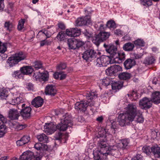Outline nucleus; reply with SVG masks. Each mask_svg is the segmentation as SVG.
Instances as JSON below:
<instances>
[{
  "label": "nucleus",
  "instance_id": "1",
  "mask_svg": "<svg viewBox=\"0 0 160 160\" xmlns=\"http://www.w3.org/2000/svg\"><path fill=\"white\" fill-rule=\"evenodd\" d=\"M126 111L120 114L118 117L119 125L124 127L129 122L133 121L136 117V121L138 123H142L144 120L142 112L137 111L136 105L133 104H128L125 108Z\"/></svg>",
  "mask_w": 160,
  "mask_h": 160
},
{
  "label": "nucleus",
  "instance_id": "2",
  "mask_svg": "<svg viewBox=\"0 0 160 160\" xmlns=\"http://www.w3.org/2000/svg\"><path fill=\"white\" fill-rule=\"evenodd\" d=\"M118 148L115 145L110 146L108 147L106 138H101L98 144V148L97 150L99 153L102 154L103 156L106 155H112L115 154V150Z\"/></svg>",
  "mask_w": 160,
  "mask_h": 160
},
{
  "label": "nucleus",
  "instance_id": "3",
  "mask_svg": "<svg viewBox=\"0 0 160 160\" xmlns=\"http://www.w3.org/2000/svg\"><path fill=\"white\" fill-rule=\"evenodd\" d=\"M104 47L106 51L110 54V57L114 61V62L120 63L125 58V54L124 52L119 53L117 52V48L112 44L107 45L104 44Z\"/></svg>",
  "mask_w": 160,
  "mask_h": 160
},
{
  "label": "nucleus",
  "instance_id": "4",
  "mask_svg": "<svg viewBox=\"0 0 160 160\" xmlns=\"http://www.w3.org/2000/svg\"><path fill=\"white\" fill-rule=\"evenodd\" d=\"M83 95L85 96L88 100V104L85 101H81L80 102H77L75 105V109L82 112L85 111L88 108L91 107L92 105L91 104H90V101H89V100H91L93 99L94 98L97 97V95L94 92L89 91L85 92L83 93Z\"/></svg>",
  "mask_w": 160,
  "mask_h": 160
},
{
  "label": "nucleus",
  "instance_id": "5",
  "mask_svg": "<svg viewBox=\"0 0 160 160\" xmlns=\"http://www.w3.org/2000/svg\"><path fill=\"white\" fill-rule=\"evenodd\" d=\"M27 54L22 52L20 51L12 55L7 60L8 66L12 67L21 61L26 59Z\"/></svg>",
  "mask_w": 160,
  "mask_h": 160
},
{
  "label": "nucleus",
  "instance_id": "6",
  "mask_svg": "<svg viewBox=\"0 0 160 160\" xmlns=\"http://www.w3.org/2000/svg\"><path fill=\"white\" fill-rule=\"evenodd\" d=\"M18 109H20V114L23 119H28L31 116V108L25 103H21L18 106Z\"/></svg>",
  "mask_w": 160,
  "mask_h": 160
},
{
  "label": "nucleus",
  "instance_id": "7",
  "mask_svg": "<svg viewBox=\"0 0 160 160\" xmlns=\"http://www.w3.org/2000/svg\"><path fill=\"white\" fill-rule=\"evenodd\" d=\"M70 36V30L69 29H67L66 31H60L57 34L55 38H56L58 41L59 42L67 41L69 48L70 49V39L68 38Z\"/></svg>",
  "mask_w": 160,
  "mask_h": 160
},
{
  "label": "nucleus",
  "instance_id": "8",
  "mask_svg": "<svg viewBox=\"0 0 160 160\" xmlns=\"http://www.w3.org/2000/svg\"><path fill=\"white\" fill-rule=\"evenodd\" d=\"M110 35L109 32H101L93 38L92 41L96 45H98L101 42L107 39Z\"/></svg>",
  "mask_w": 160,
  "mask_h": 160
},
{
  "label": "nucleus",
  "instance_id": "9",
  "mask_svg": "<svg viewBox=\"0 0 160 160\" xmlns=\"http://www.w3.org/2000/svg\"><path fill=\"white\" fill-rule=\"evenodd\" d=\"M110 63H111L109 60L108 57L102 56L98 58L94 61V64L97 67H106Z\"/></svg>",
  "mask_w": 160,
  "mask_h": 160
},
{
  "label": "nucleus",
  "instance_id": "10",
  "mask_svg": "<svg viewBox=\"0 0 160 160\" xmlns=\"http://www.w3.org/2000/svg\"><path fill=\"white\" fill-rule=\"evenodd\" d=\"M97 53L93 49H89L85 51L82 54V58L86 61H91L96 57Z\"/></svg>",
  "mask_w": 160,
  "mask_h": 160
},
{
  "label": "nucleus",
  "instance_id": "11",
  "mask_svg": "<svg viewBox=\"0 0 160 160\" xmlns=\"http://www.w3.org/2000/svg\"><path fill=\"white\" fill-rule=\"evenodd\" d=\"M152 102L150 99L144 97L140 100L139 102V105L141 108L147 110L151 107Z\"/></svg>",
  "mask_w": 160,
  "mask_h": 160
},
{
  "label": "nucleus",
  "instance_id": "12",
  "mask_svg": "<svg viewBox=\"0 0 160 160\" xmlns=\"http://www.w3.org/2000/svg\"><path fill=\"white\" fill-rule=\"evenodd\" d=\"M75 23L76 25L78 26L90 24L91 23L90 17L89 16H86L78 18L76 21Z\"/></svg>",
  "mask_w": 160,
  "mask_h": 160
},
{
  "label": "nucleus",
  "instance_id": "13",
  "mask_svg": "<svg viewBox=\"0 0 160 160\" xmlns=\"http://www.w3.org/2000/svg\"><path fill=\"white\" fill-rule=\"evenodd\" d=\"M45 93L46 95L54 96L56 94L57 90L54 86L52 85L48 84L45 88Z\"/></svg>",
  "mask_w": 160,
  "mask_h": 160
},
{
  "label": "nucleus",
  "instance_id": "14",
  "mask_svg": "<svg viewBox=\"0 0 160 160\" xmlns=\"http://www.w3.org/2000/svg\"><path fill=\"white\" fill-rule=\"evenodd\" d=\"M20 116V114L16 109H10L8 113V117L12 120H18Z\"/></svg>",
  "mask_w": 160,
  "mask_h": 160
},
{
  "label": "nucleus",
  "instance_id": "15",
  "mask_svg": "<svg viewBox=\"0 0 160 160\" xmlns=\"http://www.w3.org/2000/svg\"><path fill=\"white\" fill-rule=\"evenodd\" d=\"M35 158L33 153L31 151L24 152L20 156L19 160H33Z\"/></svg>",
  "mask_w": 160,
  "mask_h": 160
},
{
  "label": "nucleus",
  "instance_id": "16",
  "mask_svg": "<svg viewBox=\"0 0 160 160\" xmlns=\"http://www.w3.org/2000/svg\"><path fill=\"white\" fill-rule=\"evenodd\" d=\"M33 77L37 79L41 78L43 81H46L48 80V74L47 72H45L42 73L38 72L34 73Z\"/></svg>",
  "mask_w": 160,
  "mask_h": 160
},
{
  "label": "nucleus",
  "instance_id": "17",
  "mask_svg": "<svg viewBox=\"0 0 160 160\" xmlns=\"http://www.w3.org/2000/svg\"><path fill=\"white\" fill-rule=\"evenodd\" d=\"M30 137L27 135H24L20 139L16 142L18 146H21L28 143L30 141Z\"/></svg>",
  "mask_w": 160,
  "mask_h": 160
},
{
  "label": "nucleus",
  "instance_id": "18",
  "mask_svg": "<svg viewBox=\"0 0 160 160\" xmlns=\"http://www.w3.org/2000/svg\"><path fill=\"white\" fill-rule=\"evenodd\" d=\"M43 103V100L40 97L35 98L32 102V104L34 107L38 108L42 106Z\"/></svg>",
  "mask_w": 160,
  "mask_h": 160
},
{
  "label": "nucleus",
  "instance_id": "19",
  "mask_svg": "<svg viewBox=\"0 0 160 160\" xmlns=\"http://www.w3.org/2000/svg\"><path fill=\"white\" fill-rule=\"evenodd\" d=\"M151 100L155 104H158L160 103V92H155L152 93L151 96Z\"/></svg>",
  "mask_w": 160,
  "mask_h": 160
},
{
  "label": "nucleus",
  "instance_id": "20",
  "mask_svg": "<svg viewBox=\"0 0 160 160\" xmlns=\"http://www.w3.org/2000/svg\"><path fill=\"white\" fill-rule=\"evenodd\" d=\"M20 70L23 75L30 74L33 72V70L31 66H26L21 68Z\"/></svg>",
  "mask_w": 160,
  "mask_h": 160
},
{
  "label": "nucleus",
  "instance_id": "21",
  "mask_svg": "<svg viewBox=\"0 0 160 160\" xmlns=\"http://www.w3.org/2000/svg\"><path fill=\"white\" fill-rule=\"evenodd\" d=\"M6 122H4L3 121H0V138L2 137L7 132V127L5 123L7 122V119L5 118Z\"/></svg>",
  "mask_w": 160,
  "mask_h": 160
},
{
  "label": "nucleus",
  "instance_id": "22",
  "mask_svg": "<svg viewBox=\"0 0 160 160\" xmlns=\"http://www.w3.org/2000/svg\"><path fill=\"white\" fill-rule=\"evenodd\" d=\"M45 128L47 129V131L49 134H51L54 132L56 130H57V125H54L53 123H49L45 126Z\"/></svg>",
  "mask_w": 160,
  "mask_h": 160
},
{
  "label": "nucleus",
  "instance_id": "23",
  "mask_svg": "<svg viewBox=\"0 0 160 160\" xmlns=\"http://www.w3.org/2000/svg\"><path fill=\"white\" fill-rule=\"evenodd\" d=\"M94 160H107L108 155L103 156L102 154L99 153L97 150H95L93 152Z\"/></svg>",
  "mask_w": 160,
  "mask_h": 160
},
{
  "label": "nucleus",
  "instance_id": "24",
  "mask_svg": "<svg viewBox=\"0 0 160 160\" xmlns=\"http://www.w3.org/2000/svg\"><path fill=\"white\" fill-rule=\"evenodd\" d=\"M136 64V62L133 59H128L125 61L124 65L127 69L131 68Z\"/></svg>",
  "mask_w": 160,
  "mask_h": 160
},
{
  "label": "nucleus",
  "instance_id": "25",
  "mask_svg": "<svg viewBox=\"0 0 160 160\" xmlns=\"http://www.w3.org/2000/svg\"><path fill=\"white\" fill-rule=\"evenodd\" d=\"M4 28L7 31L10 32L14 29V25L10 21H7L4 23Z\"/></svg>",
  "mask_w": 160,
  "mask_h": 160
},
{
  "label": "nucleus",
  "instance_id": "26",
  "mask_svg": "<svg viewBox=\"0 0 160 160\" xmlns=\"http://www.w3.org/2000/svg\"><path fill=\"white\" fill-rule=\"evenodd\" d=\"M52 34V33L50 32L49 31L42 29L39 31L37 37V38H39L40 35L43 36L45 35L46 37V38L47 39L48 38L50 37Z\"/></svg>",
  "mask_w": 160,
  "mask_h": 160
},
{
  "label": "nucleus",
  "instance_id": "27",
  "mask_svg": "<svg viewBox=\"0 0 160 160\" xmlns=\"http://www.w3.org/2000/svg\"><path fill=\"white\" fill-rule=\"evenodd\" d=\"M123 85V83L119 81L112 82V89L116 91H117V90H119L121 88Z\"/></svg>",
  "mask_w": 160,
  "mask_h": 160
},
{
  "label": "nucleus",
  "instance_id": "28",
  "mask_svg": "<svg viewBox=\"0 0 160 160\" xmlns=\"http://www.w3.org/2000/svg\"><path fill=\"white\" fill-rule=\"evenodd\" d=\"M34 148L38 150L44 151L47 149V146L44 144L38 142L35 144Z\"/></svg>",
  "mask_w": 160,
  "mask_h": 160
},
{
  "label": "nucleus",
  "instance_id": "29",
  "mask_svg": "<svg viewBox=\"0 0 160 160\" xmlns=\"http://www.w3.org/2000/svg\"><path fill=\"white\" fill-rule=\"evenodd\" d=\"M134 47V44L129 42L124 44L123 46V48L124 50L126 51H132Z\"/></svg>",
  "mask_w": 160,
  "mask_h": 160
},
{
  "label": "nucleus",
  "instance_id": "30",
  "mask_svg": "<svg viewBox=\"0 0 160 160\" xmlns=\"http://www.w3.org/2000/svg\"><path fill=\"white\" fill-rule=\"evenodd\" d=\"M37 138L39 142H42L44 143H47L48 141V137L44 133L38 135Z\"/></svg>",
  "mask_w": 160,
  "mask_h": 160
},
{
  "label": "nucleus",
  "instance_id": "31",
  "mask_svg": "<svg viewBox=\"0 0 160 160\" xmlns=\"http://www.w3.org/2000/svg\"><path fill=\"white\" fill-rule=\"evenodd\" d=\"M68 127V125L64 123L62 121L61 123L57 125V130L60 131H64L66 130Z\"/></svg>",
  "mask_w": 160,
  "mask_h": 160
},
{
  "label": "nucleus",
  "instance_id": "32",
  "mask_svg": "<svg viewBox=\"0 0 160 160\" xmlns=\"http://www.w3.org/2000/svg\"><path fill=\"white\" fill-rule=\"evenodd\" d=\"M131 76L130 74L125 72L120 73L118 75V77L120 79L125 80L129 79Z\"/></svg>",
  "mask_w": 160,
  "mask_h": 160
},
{
  "label": "nucleus",
  "instance_id": "33",
  "mask_svg": "<svg viewBox=\"0 0 160 160\" xmlns=\"http://www.w3.org/2000/svg\"><path fill=\"white\" fill-rule=\"evenodd\" d=\"M81 34V31L77 28L71 29V37H76L79 36Z\"/></svg>",
  "mask_w": 160,
  "mask_h": 160
},
{
  "label": "nucleus",
  "instance_id": "34",
  "mask_svg": "<svg viewBox=\"0 0 160 160\" xmlns=\"http://www.w3.org/2000/svg\"><path fill=\"white\" fill-rule=\"evenodd\" d=\"M134 44L138 48L140 47H144L145 42L143 40L138 39L134 42Z\"/></svg>",
  "mask_w": 160,
  "mask_h": 160
},
{
  "label": "nucleus",
  "instance_id": "35",
  "mask_svg": "<svg viewBox=\"0 0 160 160\" xmlns=\"http://www.w3.org/2000/svg\"><path fill=\"white\" fill-rule=\"evenodd\" d=\"M155 61V59L152 56H151L146 58L144 61V63L147 65L152 64L154 63Z\"/></svg>",
  "mask_w": 160,
  "mask_h": 160
},
{
  "label": "nucleus",
  "instance_id": "36",
  "mask_svg": "<svg viewBox=\"0 0 160 160\" xmlns=\"http://www.w3.org/2000/svg\"><path fill=\"white\" fill-rule=\"evenodd\" d=\"M107 27L110 29H113L116 27V24L114 21L112 20L108 21L106 24Z\"/></svg>",
  "mask_w": 160,
  "mask_h": 160
},
{
  "label": "nucleus",
  "instance_id": "37",
  "mask_svg": "<svg viewBox=\"0 0 160 160\" xmlns=\"http://www.w3.org/2000/svg\"><path fill=\"white\" fill-rule=\"evenodd\" d=\"M159 0H141V3L143 5L148 6L152 5V1L154 2H157Z\"/></svg>",
  "mask_w": 160,
  "mask_h": 160
},
{
  "label": "nucleus",
  "instance_id": "38",
  "mask_svg": "<svg viewBox=\"0 0 160 160\" xmlns=\"http://www.w3.org/2000/svg\"><path fill=\"white\" fill-rule=\"evenodd\" d=\"M77 39L74 38H71V49H77Z\"/></svg>",
  "mask_w": 160,
  "mask_h": 160
},
{
  "label": "nucleus",
  "instance_id": "39",
  "mask_svg": "<svg viewBox=\"0 0 160 160\" xmlns=\"http://www.w3.org/2000/svg\"><path fill=\"white\" fill-rule=\"evenodd\" d=\"M22 75L21 71L20 70L19 71H15L12 74V77L17 78H21L22 77Z\"/></svg>",
  "mask_w": 160,
  "mask_h": 160
},
{
  "label": "nucleus",
  "instance_id": "40",
  "mask_svg": "<svg viewBox=\"0 0 160 160\" xmlns=\"http://www.w3.org/2000/svg\"><path fill=\"white\" fill-rule=\"evenodd\" d=\"M106 73L107 75L110 76L115 74L112 66L109 67L106 70Z\"/></svg>",
  "mask_w": 160,
  "mask_h": 160
},
{
  "label": "nucleus",
  "instance_id": "41",
  "mask_svg": "<svg viewBox=\"0 0 160 160\" xmlns=\"http://www.w3.org/2000/svg\"><path fill=\"white\" fill-rule=\"evenodd\" d=\"M111 81L110 78L107 77L105 78L102 79V84L103 86H107L111 83Z\"/></svg>",
  "mask_w": 160,
  "mask_h": 160
},
{
  "label": "nucleus",
  "instance_id": "42",
  "mask_svg": "<svg viewBox=\"0 0 160 160\" xmlns=\"http://www.w3.org/2000/svg\"><path fill=\"white\" fill-rule=\"evenodd\" d=\"M25 21V19H22L19 21L17 27L18 29V30L20 31L23 28Z\"/></svg>",
  "mask_w": 160,
  "mask_h": 160
},
{
  "label": "nucleus",
  "instance_id": "43",
  "mask_svg": "<svg viewBox=\"0 0 160 160\" xmlns=\"http://www.w3.org/2000/svg\"><path fill=\"white\" fill-rule=\"evenodd\" d=\"M63 120L62 121L67 124L68 125L70 123V117L68 114L66 113L65 116H63Z\"/></svg>",
  "mask_w": 160,
  "mask_h": 160
},
{
  "label": "nucleus",
  "instance_id": "44",
  "mask_svg": "<svg viewBox=\"0 0 160 160\" xmlns=\"http://www.w3.org/2000/svg\"><path fill=\"white\" fill-rule=\"evenodd\" d=\"M121 142L122 145V148L123 149H125L126 147L128 146L129 142V141L128 139H124L121 140Z\"/></svg>",
  "mask_w": 160,
  "mask_h": 160
},
{
  "label": "nucleus",
  "instance_id": "45",
  "mask_svg": "<svg viewBox=\"0 0 160 160\" xmlns=\"http://www.w3.org/2000/svg\"><path fill=\"white\" fill-rule=\"evenodd\" d=\"M33 66L36 70H38L42 67V63L40 61H36L34 62Z\"/></svg>",
  "mask_w": 160,
  "mask_h": 160
},
{
  "label": "nucleus",
  "instance_id": "46",
  "mask_svg": "<svg viewBox=\"0 0 160 160\" xmlns=\"http://www.w3.org/2000/svg\"><path fill=\"white\" fill-rule=\"evenodd\" d=\"M58 30L62 31L65 29L66 27L65 24L62 22H60L58 24Z\"/></svg>",
  "mask_w": 160,
  "mask_h": 160
},
{
  "label": "nucleus",
  "instance_id": "47",
  "mask_svg": "<svg viewBox=\"0 0 160 160\" xmlns=\"http://www.w3.org/2000/svg\"><path fill=\"white\" fill-rule=\"evenodd\" d=\"M64 137L65 136L60 132L56 133L54 136L55 140H59L60 141H62V138H64Z\"/></svg>",
  "mask_w": 160,
  "mask_h": 160
},
{
  "label": "nucleus",
  "instance_id": "48",
  "mask_svg": "<svg viewBox=\"0 0 160 160\" xmlns=\"http://www.w3.org/2000/svg\"><path fill=\"white\" fill-rule=\"evenodd\" d=\"M98 135L99 137L102 138H106L107 135V133H106V131L105 130L102 129L101 130L99 131L98 132Z\"/></svg>",
  "mask_w": 160,
  "mask_h": 160
},
{
  "label": "nucleus",
  "instance_id": "49",
  "mask_svg": "<svg viewBox=\"0 0 160 160\" xmlns=\"http://www.w3.org/2000/svg\"><path fill=\"white\" fill-rule=\"evenodd\" d=\"M114 74L122 70V68L120 66L118 65H114L112 66Z\"/></svg>",
  "mask_w": 160,
  "mask_h": 160
},
{
  "label": "nucleus",
  "instance_id": "50",
  "mask_svg": "<svg viewBox=\"0 0 160 160\" xmlns=\"http://www.w3.org/2000/svg\"><path fill=\"white\" fill-rule=\"evenodd\" d=\"M66 67V65L65 63H61L57 67V69L58 71L64 69Z\"/></svg>",
  "mask_w": 160,
  "mask_h": 160
},
{
  "label": "nucleus",
  "instance_id": "51",
  "mask_svg": "<svg viewBox=\"0 0 160 160\" xmlns=\"http://www.w3.org/2000/svg\"><path fill=\"white\" fill-rule=\"evenodd\" d=\"M150 149H151V148L150 147L145 146L142 148V150L143 152L147 154H148L150 152Z\"/></svg>",
  "mask_w": 160,
  "mask_h": 160
},
{
  "label": "nucleus",
  "instance_id": "52",
  "mask_svg": "<svg viewBox=\"0 0 160 160\" xmlns=\"http://www.w3.org/2000/svg\"><path fill=\"white\" fill-rule=\"evenodd\" d=\"M159 147L157 146L152 147L151 148V151L154 156L155 155L156 153L158 152V151L159 150Z\"/></svg>",
  "mask_w": 160,
  "mask_h": 160
},
{
  "label": "nucleus",
  "instance_id": "53",
  "mask_svg": "<svg viewBox=\"0 0 160 160\" xmlns=\"http://www.w3.org/2000/svg\"><path fill=\"white\" fill-rule=\"evenodd\" d=\"M26 88L29 91H32L33 90V85L31 83H27L26 84Z\"/></svg>",
  "mask_w": 160,
  "mask_h": 160
},
{
  "label": "nucleus",
  "instance_id": "54",
  "mask_svg": "<svg viewBox=\"0 0 160 160\" xmlns=\"http://www.w3.org/2000/svg\"><path fill=\"white\" fill-rule=\"evenodd\" d=\"M7 48L6 45L5 44H2L1 46H0V52L4 53L6 50Z\"/></svg>",
  "mask_w": 160,
  "mask_h": 160
},
{
  "label": "nucleus",
  "instance_id": "55",
  "mask_svg": "<svg viewBox=\"0 0 160 160\" xmlns=\"http://www.w3.org/2000/svg\"><path fill=\"white\" fill-rule=\"evenodd\" d=\"M97 26H95L97 29L102 30L104 28V25L102 22H98ZM96 26V25H95Z\"/></svg>",
  "mask_w": 160,
  "mask_h": 160
},
{
  "label": "nucleus",
  "instance_id": "56",
  "mask_svg": "<svg viewBox=\"0 0 160 160\" xmlns=\"http://www.w3.org/2000/svg\"><path fill=\"white\" fill-rule=\"evenodd\" d=\"M142 156L140 154H137L135 157H133L132 160H142Z\"/></svg>",
  "mask_w": 160,
  "mask_h": 160
},
{
  "label": "nucleus",
  "instance_id": "57",
  "mask_svg": "<svg viewBox=\"0 0 160 160\" xmlns=\"http://www.w3.org/2000/svg\"><path fill=\"white\" fill-rule=\"evenodd\" d=\"M114 34L119 36H122L123 32L120 29H116L114 31Z\"/></svg>",
  "mask_w": 160,
  "mask_h": 160
},
{
  "label": "nucleus",
  "instance_id": "58",
  "mask_svg": "<svg viewBox=\"0 0 160 160\" xmlns=\"http://www.w3.org/2000/svg\"><path fill=\"white\" fill-rule=\"evenodd\" d=\"M143 54L142 53H134L133 56L134 58L136 59H139L142 58Z\"/></svg>",
  "mask_w": 160,
  "mask_h": 160
},
{
  "label": "nucleus",
  "instance_id": "59",
  "mask_svg": "<svg viewBox=\"0 0 160 160\" xmlns=\"http://www.w3.org/2000/svg\"><path fill=\"white\" fill-rule=\"evenodd\" d=\"M84 43L83 42L77 40V48H78L83 45Z\"/></svg>",
  "mask_w": 160,
  "mask_h": 160
},
{
  "label": "nucleus",
  "instance_id": "60",
  "mask_svg": "<svg viewBox=\"0 0 160 160\" xmlns=\"http://www.w3.org/2000/svg\"><path fill=\"white\" fill-rule=\"evenodd\" d=\"M47 39L45 38L44 40H42L40 41V46L42 47L44 46V45H47L48 44V42L47 40H46Z\"/></svg>",
  "mask_w": 160,
  "mask_h": 160
},
{
  "label": "nucleus",
  "instance_id": "61",
  "mask_svg": "<svg viewBox=\"0 0 160 160\" xmlns=\"http://www.w3.org/2000/svg\"><path fill=\"white\" fill-rule=\"evenodd\" d=\"M7 96V94H6V93L3 92L0 93V98L1 99H6Z\"/></svg>",
  "mask_w": 160,
  "mask_h": 160
},
{
  "label": "nucleus",
  "instance_id": "62",
  "mask_svg": "<svg viewBox=\"0 0 160 160\" xmlns=\"http://www.w3.org/2000/svg\"><path fill=\"white\" fill-rule=\"evenodd\" d=\"M4 8V0H0V11H2Z\"/></svg>",
  "mask_w": 160,
  "mask_h": 160
},
{
  "label": "nucleus",
  "instance_id": "63",
  "mask_svg": "<svg viewBox=\"0 0 160 160\" xmlns=\"http://www.w3.org/2000/svg\"><path fill=\"white\" fill-rule=\"evenodd\" d=\"M83 33L84 35L88 38H89L91 36V33L88 32L87 30H85Z\"/></svg>",
  "mask_w": 160,
  "mask_h": 160
},
{
  "label": "nucleus",
  "instance_id": "64",
  "mask_svg": "<svg viewBox=\"0 0 160 160\" xmlns=\"http://www.w3.org/2000/svg\"><path fill=\"white\" fill-rule=\"evenodd\" d=\"M66 76V74H63L62 72H60L59 80H62L65 78Z\"/></svg>",
  "mask_w": 160,
  "mask_h": 160
}]
</instances>
